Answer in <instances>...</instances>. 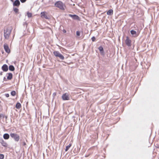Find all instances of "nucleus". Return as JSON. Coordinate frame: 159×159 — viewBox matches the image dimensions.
I'll return each mask as SVG.
<instances>
[{
    "label": "nucleus",
    "mask_w": 159,
    "mask_h": 159,
    "mask_svg": "<svg viewBox=\"0 0 159 159\" xmlns=\"http://www.w3.org/2000/svg\"><path fill=\"white\" fill-rule=\"evenodd\" d=\"M12 28L11 27L6 26L4 29V36L5 39H8L11 34Z\"/></svg>",
    "instance_id": "nucleus-1"
},
{
    "label": "nucleus",
    "mask_w": 159,
    "mask_h": 159,
    "mask_svg": "<svg viewBox=\"0 0 159 159\" xmlns=\"http://www.w3.org/2000/svg\"><path fill=\"white\" fill-rule=\"evenodd\" d=\"M55 6L56 7L62 10H64L66 7L65 4L61 1L57 2L55 4Z\"/></svg>",
    "instance_id": "nucleus-2"
},
{
    "label": "nucleus",
    "mask_w": 159,
    "mask_h": 159,
    "mask_svg": "<svg viewBox=\"0 0 159 159\" xmlns=\"http://www.w3.org/2000/svg\"><path fill=\"white\" fill-rule=\"evenodd\" d=\"M11 137L13 138L15 141L18 142L20 139V136L16 134L11 133L10 134Z\"/></svg>",
    "instance_id": "nucleus-3"
},
{
    "label": "nucleus",
    "mask_w": 159,
    "mask_h": 159,
    "mask_svg": "<svg viewBox=\"0 0 159 159\" xmlns=\"http://www.w3.org/2000/svg\"><path fill=\"white\" fill-rule=\"evenodd\" d=\"M53 53L56 57H59L61 59L64 60V57L58 51H54Z\"/></svg>",
    "instance_id": "nucleus-4"
},
{
    "label": "nucleus",
    "mask_w": 159,
    "mask_h": 159,
    "mask_svg": "<svg viewBox=\"0 0 159 159\" xmlns=\"http://www.w3.org/2000/svg\"><path fill=\"white\" fill-rule=\"evenodd\" d=\"M62 98L63 100H69L70 99V96L67 93L63 94L62 96Z\"/></svg>",
    "instance_id": "nucleus-5"
},
{
    "label": "nucleus",
    "mask_w": 159,
    "mask_h": 159,
    "mask_svg": "<svg viewBox=\"0 0 159 159\" xmlns=\"http://www.w3.org/2000/svg\"><path fill=\"white\" fill-rule=\"evenodd\" d=\"M131 40L129 39L128 37L127 36L125 41V42L126 45L129 47L131 46Z\"/></svg>",
    "instance_id": "nucleus-6"
},
{
    "label": "nucleus",
    "mask_w": 159,
    "mask_h": 159,
    "mask_svg": "<svg viewBox=\"0 0 159 159\" xmlns=\"http://www.w3.org/2000/svg\"><path fill=\"white\" fill-rule=\"evenodd\" d=\"M4 48L6 52L8 53L10 52V50L7 44H5L4 45Z\"/></svg>",
    "instance_id": "nucleus-7"
},
{
    "label": "nucleus",
    "mask_w": 159,
    "mask_h": 159,
    "mask_svg": "<svg viewBox=\"0 0 159 159\" xmlns=\"http://www.w3.org/2000/svg\"><path fill=\"white\" fill-rule=\"evenodd\" d=\"M41 16L42 18H44L47 19H48L47 15V13L45 11L41 12Z\"/></svg>",
    "instance_id": "nucleus-8"
},
{
    "label": "nucleus",
    "mask_w": 159,
    "mask_h": 159,
    "mask_svg": "<svg viewBox=\"0 0 159 159\" xmlns=\"http://www.w3.org/2000/svg\"><path fill=\"white\" fill-rule=\"evenodd\" d=\"M2 70L6 72L8 70V67L7 66L6 64L4 65L2 67Z\"/></svg>",
    "instance_id": "nucleus-9"
},
{
    "label": "nucleus",
    "mask_w": 159,
    "mask_h": 159,
    "mask_svg": "<svg viewBox=\"0 0 159 159\" xmlns=\"http://www.w3.org/2000/svg\"><path fill=\"white\" fill-rule=\"evenodd\" d=\"M20 3L19 0H16L13 3V5L18 7L20 5Z\"/></svg>",
    "instance_id": "nucleus-10"
},
{
    "label": "nucleus",
    "mask_w": 159,
    "mask_h": 159,
    "mask_svg": "<svg viewBox=\"0 0 159 159\" xmlns=\"http://www.w3.org/2000/svg\"><path fill=\"white\" fill-rule=\"evenodd\" d=\"M7 78L8 80H11L12 78V74L11 73H8Z\"/></svg>",
    "instance_id": "nucleus-11"
},
{
    "label": "nucleus",
    "mask_w": 159,
    "mask_h": 159,
    "mask_svg": "<svg viewBox=\"0 0 159 159\" xmlns=\"http://www.w3.org/2000/svg\"><path fill=\"white\" fill-rule=\"evenodd\" d=\"M1 143L2 145L4 147H7V143L3 140L1 141Z\"/></svg>",
    "instance_id": "nucleus-12"
},
{
    "label": "nucleus",
    "mask_w": 159,
    "mask_h": 159,
    "mask_svg": "<svg viewBox=\"0 0 159 159\" xmlns=\"http://www.w3.org/2000/svg\"><path fill=\"white\" fill-rule=\"evenodd\" d=\"M69 16L72 17L73 19H78L79 18V16L76 15H70Z\"/></svg>",
    "instance_id": "nucleus-13"
},
{
    "label": "nucleus",
    "mask_w": 159,
    "mask_h": 159,
    "mask_svg": "<svg viewBox=\"0 0 159 159\" xmlns=\"http://www.w3.org/2000/svg\"><path fill=\"white\" fill-rule=\"evenodd\" d=\"M3 138L5 139H8L9 138V135L8 134H5L3 135Z\"/></svg>",
    "instance_id": "nucleus-14"
},
{
    "label": "nucleus",
    "mask_w": 159,
    "mask_h": 159,
    "mask_svg": "<svg viewBox=\"0 0 159 159\" xmlns=\"http://www.w3.org/2000/svg\"><path fill=\"white\" fill-rule=\"evenodd\" d=\"M113 14V10L112 9H110L107 12V14L108 15H111Z\"/></svg>",
    "instance_id": "nucleus-15"
},
{
    "label": "nucleus",
    "mask_w": 159,
    "mask_h": 159,
    "mask_svg": "<svg viewBox=\"0 0 159 159\" xmlns=\"http://www.w3.org/2000/svg\"><path fill=\"white\" fill-rule=\"evenodd\" d=\"M21 107V106L20 103L17 102L16 106V107L17 109H19Z\"/></svg>",
    "instance_id": "nucleus-16"
},
{
    "label": "nucleus",
    "mask_w": 159,
    "mask_h": 159,
    "mask_svg": "<svg viewBox=\"0 0 159 159\" xmlns=\"http://www.w3.org/2000/svg\"><path fill=\"white\" fill-rule=\"evenodd\" d=\"M9 70L11 71H13L15 70V68L12 65H10L9 67Z\"/></svg>",
    "instance_id": "nucleus-17"
},
{
    "label": "nucleus",
    "mask_w": 159,
    "mask_h": 159,
    "mask_svg": "<svg viewBox=\"0 0 159 159\" xmlns=\"http://www.w3.org/2000/svg\"><path fill=\"white\" fill-rule=\"evenodd\" d=\"M71 146V144L70 143L69 145L68 146H67L66 147V148L65 149V151L66 152L67 151L69 148H70V147Z\"/></svg>",
    "instance_id": "nucleus-18"
},
{
    "label": "nucleus",
    "mask_w": 159,
    "mask_h": 159,
    "mask_svg": "<svg viewBox=\"0 0 159 159\" xmlns=\"http://www.w3.org/2000/svg\"><path fill=\"white\" fill-rule=\"evenodd\" d=\"M130 33L132 35H136L137 32L136 31L134 30H131L130 31Z\"/></svg>",
    "instance_id": "nucleus-19"
},
{
    "label": "nucleus",
    "mask_w": 159,
    "mask_h": 159,
    "mask_svg": "<svg viewBox=\"0 0 159 159\" xmlns=\"http://www.w3.org/2000/svg\"><path fill=\"white\" fill-rule=\"evenodd\" d=\"M27 15L28 17L29 18L31 17L32 16V14L31 13L28 12L27 13Z\"/></svg>",
    "instance_id": "nucleus-20"
},
{
    "label": "nucleus",
    "mask_w": 159,
    "mask_h": 159,
    "mask_svg": "<svg viewBox=\"0 0 159 159\" xmlns=\"http://www.w3.org/2000/svg\"><path fill=\"white\" fill-rule=\"evenodd\" d=\"M16 94V92L15 91H13L11 92V95L12 96H15Z\"/></svg>",
    "instance_id": "nucleus-21"
},
{
    "label": "nucleus",
    "mask_w": 159,
    "mask_h": 159,
    "mask_svg": "<svg viewBox=\"0 0 159 159\" xmlns=\"http://www.w3.org/2000/svg\"><path fill=\"white\" fill-rule=\"evenodd\" d=\"M98 49L100 52L102 51L103 52V48L102 46H100L98 48Z\"/></svg>",
    "instance_id": "nucleus-22"
},
{
    "label": "nucleus",
    "mask_w": 159,
    "mask_h": 159,
    "mask_svg": "<svg viewBox=\"0 0 159 159\" xmlns=\"http://www.w3.org/2000/svg\"><path fill=\"white\" fill-rule=\"evenodd\" d=\"M13 9H14V11L15 13H17L18 12V10H19L18 9H17L16 8H14Z\"/></svg>",
    "instance_id": "nucleus-23"
},
{
    "label": "nucleus",
    "mask_w": 159,
    "mask_h": 159,
    "mask_svg": "<svg viewBox=\"0 0 159 159\" xmlns=\"http://www.w3.org/2000/svg\"><path fill=\"white\" fill-rule=\"evenodd\" d=\"M4 158V155L3 154H0V159H3Z\"/></svg>",
    "instance_id": "nucleus-24"
},
{
    "label": "nucleus",
    "mask_w": 159,
    "mask_h": 159,
    "mask_svg": "<svg viewBox=\"0 0 159 159\" xmlns=\"http://www.w3.org/2000/svg\"><path fill=\"white\" fill-rule=\"evenodd\" d=\"M91 39L93 42H94L96 40L95 37L94 36L93 37L91 38Z\"/></svg>",
    "instance_id": "nucleus-25"
},
{
    "label": "nucleus",
    "mask_w": 159,
    "mask_h": 159,
    "mask_svg": "<svg viewBox=\"0 0 159 159\" xmlns=\"http://www.w3.org/2000/svg\"><path fill=\"white\" fill-rule=\"evenodd\" d=\"M76 35L78 36H80V33L79 31H77L76 33Z\"/></svg>",
    "instance_id": "nucleus-26"
},
{
    "label": "nucleus",
    "mask_w": 159,
    "mask_h": 159,
    "mask_svg": "<svg viewBox=\"0 0 159 159\" xmlns=\"http://www.w3.org/2000/svg\"><path fill=\"white\" fill-rule=\"evenodd\" d=\"M6 97L7 98L9 96V95L8 93H7L5 94Z\"/></svg>",
    "instance_id": "nucleus-27"
},
{
    "label": "nucleus",
    "mask_w": 159,
    "mask_h": 159,
    "mask_svg": "<svg viewBox=\"0 0 159 159\" xmlns=\"http://www.w3.org/2000/svg\"><path fill=\"white\" fill-rule=\"evenodd\" d=\"M20 1L21 2L24 3L26 2V0H20Z\"/></svg>",
    "instance_id": "nucleus-28"
},
{
    "label": "nucleus",
    "mask_w": 159,
    "mask_h": 159,
    "mask_svg": "<svg viewBox=\"0 0 159 159\" xmlns=\"http://www.w3.org/2000/svg\"><path fill=\"white\" fill-rule=\"evenodd\" d=\"M63 32L64 33H66V30H62Z\"/></svg>",
    "instance_id": "nucleus-29"
},
{
    "label": "nucleus",
    "mask_w": 159,
    "mask_h": 159,
    "mask_svg": "<svg viewBox=\"0 0 159 159\" xmlns=\"http://www.w3.org/2000/svg\"><path fill=\"white\" fill-rule=\"evenodd\" d=\"M23 144H24V145H25V144H26V143H25L24 142V143H23Z\"/></svg>",
    "instance_id": "nucleus-30"
},
{
    "label": "nucleus",
    "mask_w": 159,
    "mask_h": 159,
    "mask_svg": "<svg viewBox=\"0 0 159 159\" xmlns=\"http://www.w3.org/2000/svg\"><path fill=\"white\" fill-rule=\"evenodd\" d=\"M137 35H136V36H135V37H137Z\"/></svg>",
    "instance_id": "nucleus-31"
}]
</instances>
